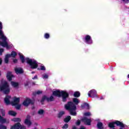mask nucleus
<instances>
[{
	"label": "nucleus",
	"mask_w": 129,
	"mask_h": 129,
	"mask_svg": "<svg viewBox=\"0 0 129 129\" xmlns=\"http://www.w3.org/2000/svg\"><path fill=\"white\" fill-rule=\"evenodd\" d=\"M82 121L85 122V124L87 125H90L91 123V119L87 118V117H85L82 119Z\"/></svg>",
	"instance_id": "obj_11"
},
{
	"label": "nucleus",
	"mask_w": 129,
	"mask_h": 129,
	"mask_svg": "<svg viewBox=\"0 0 129 129\" xmlns=\"http://www.w3.org/2000/svg\"><path fill=\"white\" fill-rule=\"evenodd\" d=\"M68 126H69L68 124H65L62 126V128H63V129L68 128Z\"/></svg>",
	"instance_id": "obj_32"
},
{
	"label": "nucleus",
	"mask_w": 129,
	"mask_h": 129,
	"mask_svg": "<svg viewBox=\"0 0 129 129\" xmlns=\"http://www.w3.org/2000/svg\"><path fill=\"white\" fill-rule=\"evenodd\" d=\"M31 103V99L29 98H27L23 103V105H24V106H28L29 104Z\"/></svg>",
	"instance_id": "obj_15"
},
{
	"label": "nucleus",
	"mask_w": 129,
	"mask_h": 129,
	"mask_svg": "<svg viewBox=\"0 0 129 129\" xmlns=\"http://www.w3.org/2000/svg\"><path fill=\"white\" fill-rule=\"evenodd\" d=\"M85 105H86V106H87V107H89V104L86 103Z\"/></svg>",
	"instance_id": "obj_46"
},
{
	"label": "nucleus",
	"mask_w": 129,
	"mask_h": 129,
	"mask_svg": "<svg viewBox=\"0 0 129 129\" xmlns=\"http://www.w3.org/2000/svg\"><path fill=\"white\" fill-rule=\"evenodd\" d=\"M0 90L1 91H3L5 94H8L10 93V87H9V84L4 80L2 79L1 80V84L0 85Z\"/></svg>",
	"instance_id": "obj_6"
},
{
	"label": "nucleus",
	"mask_w": 129,
	"mask_h": 129,
	"mask_svg": "<svg viewBox=\"0 0 129 129\" xmlns=\"http://www.w3.org/2000/svg\"><path fill=\"white\" fill-rule=\"evenodd\" d=\"M44 111L43 109H40L38 111V114L39 115H43L44 114Z\"/></svg>",
	"instance_id": "obj_24"
},
{
	"label": "nucleus",
	"mask_w": 129,
	"mask_h": 129,
	"mask_svg": "<svg viewBox=\"0 0 129 129\" xmlns=\"http://www.w3.org/2000/svg\"><path fill=\"white\" fill-rule=\"evenodd\" d=\"M15 70L17 74H21V73L24 72L23 69H22L21 68H16Z\"/></svg>",
	"instance_id": "obj_16"
},
{
	"label": "nucleus",
	"mask_w": 129,
	"mask_h": 129,
	"mask_svg": "<svg viewBox=\"0 0 129 129\" xmlns=\"http://www.w3.org/2000/svg\"><path fill=\"white\" fill-rule=\"evenodd\" d=\"M128 78H129V75H128V76H127Z\"/></svg>",
	"instance_id": "obj_48"
},
{
	"label": "nucleus",
	"mask_w": 129,
	"mask_h": 129,
	"mask_svg": "<svg viewBox=\"0 0 129 129\" xmlns=\"http://www.w3.org/2000/svg\"><path fill=\"white\" fill-rule=\"evenodd\" d=\"M71 119V116H68L66 117V118L64 119L63 121L64 122H69L70 121V120Z\"/></svg>",
	"instance_id": "obj_21"
},
{
	"label": "nucleus",
	"mask_w": 129,
	"mask_h": 129,
	"mask_svg": "<svg viewBox=\"0 0 129 129\" xmlns=\"http://www.w3.org/2000/svg\"><path fill=\"white\" fill-rule=\"evenodd\" d=\"M28 85H29V82H26L25 83V86H28Z\"/></svg>",
	"instance_id": "obj_40"
},
{
	"label": "nucleus",
	"mask_w": 129,
	"mask_h": 129,
	"mask_svg": "<svg viewBox=\"0 0 129 129\" xmlns=\"http://www.w3.org/2000/svg\"><path fill=\"white\" fill-rule=\"evenodd\" d=\"M103 124L101 122H98L97 126L99 129H103Z\"/></svg>",
	"instance_id": "obj_20"
},
{
	"label": "nucleus",
	"mask_w": 129,
	"mask_h": 129,
	"mask_svg": "<svg viewBox=\"0 0 129 129\" xmlns=\"http://www.w3.org/2000/svg\"><path fill=\"white\" fill-rule=\"evenodd\" d=\"M2 75V73H1V72H0V76Z\"/></svg>",
	"instance_id": "obj_47"
},
{
	"label": "nucleus",
	"mask_w": 129,
	"mask_h": 129,
	"mask_svg": "<svg viewBox=\"0 0 129 129\" xmlns=\"http://www.w3.org/2000/svg\"><path fill=\"white\" fill-rule=\"evenodd\" d=\"M0 39L3 41L2 42L0 41V45L2 47L7 48V49H9L10 47L8 45V42H7V37L4 35V32H3V24L0 22Z\"/></svg>",
	"instance_id": "obj_3"
},
{
	"label": "nucleus",
	"mask_w": 129,
	"mask_h": 129,
	"mask_svg": "<svg viewBox=\"0 0 129 129\" xmlns=\"http://www.w3.org/2000/svg\"><path fill=\"white\" fill-rule=\"evenodd\" d=\"M84 115L85 116H90L91 115V113L90 112H85L84 113Z\"/></svg>",
	"instance_id": "obj_30"
},
{
	"label": "nucleus",
	"mask_w": 129,
	"mask_h": 129,
	"mask_svg": "<svg viewBox=\"0 0 129 129\" xmlns=\"http://www.w3.org/2000/svg\"><path fill=\"white\" fill-rule=\"evenodd\" d=\"M0 129H7V127L3 125H0Z\"/></svg>",
	"instance_id": "obj_33"
},
{
	"label": "nucleus",
	"mask_w": 129,
	"mask_h": 129,
	"mask_svg": "<svg viewBox=\"0 0 129 129\" xmlns=\"http://www.w3.org/2000/svg\"><path fill=\"white\" fill-rule=\"evenodd\" d=\"M13 121L14 122H20L21 121V118H14L12 119Z\"/></svg>",
	"instance_id": "obj_22"
},
{
	"label": "nucleus",
	"mask_w": 129,
	"mask_h": 129,
	"mask_svg": "<svg viewBox=\"0 0 129 129\" xmlns=\"http://www.w3.org/2000/svg\"><path fill=\"white\" fill-rule=\"evenodd\" d=\"M18 55L20 56V59L21 60L22 63H24L25 61H26L27 63L30 65L32 69H36V68H37L38 63H37V61L35 60V59H30L29 58H26L25 59L24 55H23V54L21 53H18Z\"/></svg>",
	"instance_id": "obj_2"
},
{
	"label": "nucleus",
	"mask_w": 129,
	"mask_h": 129,
	"mask_svg": "<svg viewBox=\"0 0 129 129\" xmlns=\"http://www.w3.org/2000/svg\"><path fill=\"white\" fill-rule=\"evenodd\" d=\"M52 94L53 95H54V96H57V97H60V96H62V101L63 102L66 101V98L69 96L68 93L63 91H60L59 90H56L53 91Z\"/></svg>",
	"instance_id": "obj_5"
},
{
	"label": "nucleus",
	"mask_w": 129,
	"mask_h": 129,
	"mask_svg": "<svg viewBox=\"0 0 129 129\" xmlns=\"http://www.w3.org/2000/svg\"><path fill=\"white\" fill-rule=\"evenodd\" d=\"M13 62L14 63H17L18 62V59H14Z\"/></svg>",
	"instance_id": "obj_41"
},
{
	"label": "nucleus",
	"mask_w": 129,
	"mask_h": 129,
	"mask_svg": "<svg viewBox=\"0 0 129 129\" xmlns=\"http://www.w3.org/2000/svg\"><path fill=\"white\" fill-rule=\"evenodd\" d=\"M124 4H127V3H129V0H122Z\"/></svg>",
	"instance_id": "obj_36"
},
{
	"label": "nucleus",
	"mask_w": 129,
	"mask_h": 129,
	"mask_svg": "<svg viewBox=\"0 0 129 129\" xmlns=\"http://www.w3.org/2000/svg\"><path fill=\"white\" fill-rule=\"evenodd\" d=\"M73 102L75 103V104H78L79 103V102H80V101H79V100L77 98H74Z\"/></svg>",
	"instance_id": "obj_26"
},
{
	"label": "nucleus",
	"mask_w": 129,
	"mask_h": 129,
	"mask_svg": "<svg viewBox=\"0 0 129 129\" xmlns=\"http://www.w3.org/2000/svg\"><path fill=\"white\" fill-rule=\"evenodd\" d=\"M74 96L75 97H79V96H80V92H75L74 94Z\"/></svg>",
	"instance_id": "obj_25"
},
{
	"label": "nucleus",
	"mask_w": 129,
	"mask_h": 129,
	"mask_svg": "<svg viewBox=\"0 0 129 129\" xmlns=\"http://www.w3.org/2000/svg\"><path fill=\"white\" fill-rule=\"evenodd\" d=\"M41 93H42V91H38L36 92V94H41Z\"/></svg>",
	"instance_id": "obj_39"
},
{
	"label": "nucleus",
	"mask_w": 129,
	"mask_h": 129,
	"mask_svg": "<svg viewBox=\"0 0 129 129\" xmlns=\"http://www.w3.org/2000/svg\"><path fill=\"white\" fill-rule=\"evenodd\" d=\"M80 120H78L77 122L76 123V124H77V125H80Z\"/></svg>",
	"instance_id": "obj_35"
},
{
	"label": "nucleus",
	"mask_w": 129,
	"mask_h": 129,
	"mask_svg": "<svg viewBox=\"0 0 129 129\" xmlns=\"http://www.w3.org/2000/svg\"><path fill=\"white\" fill-rule=\"evenodd\" d=\"M0 122L1 123H9V121L8 119H5L0 115Z\"/></svg>",
	"instance_id": "obj_17"
},
{
	"label": "nucleus",
	"mask_w": 129,
	"mask_h": 129,
	"mask_svg": "<svg viewBox=\"0 0 129 129\" xmlns=\"http://www.w3.org/2000/svg\"><path fill=\"white\" fill-rule=\"evenodd\" d=\"M13 77H14V75H13V74H12V72H8L7 75V78L8 80H9V81H12V78Z\"/></svg>",
	"instance_id": "obj_14"
},
{
	"label": "nucleus",
	"mask_w": 129,
	"mask_h": 129,
	"mask_svg": "<svg viewBox=\"0 0 129 129\" xmlns=\"http://www.w3.org/2000/svg\"><path fill=\"white\" fill-rule=\"evenodd\" d=\"M10 55L11 57H13L14 58L17 56V53H16V52L15 51H12Z\"/></svg>",
	"instance_id": "obj_27"
},
{
	"label": "nucleus",
	"mask_w": 129,
	"mask_h": 129,
	"mask_svg": "<svg viewBox=\"0 0 129 129\" xmlns=\"http://www.w3.org/2000/svg\"><path fill=\"white\" fill-rule=\"evenodd\" d=\"M12 99L10 96H7L4 99L5 103L7 105L12 104V105L15 106L16 109H20L21 108V104H19L20 102V98H14L13 102L12 101Z\"/></svg>",
	"instance_id": "obj_1"
},
{
	"label": "nucleus",
	"mask_w": 129,
	"mask_h": 129,
	"mask_svg": "<svg viewBox=\"0 0 129 129\" xmlns=\"http://www.w3.org/2000/svg\"><path fill=\"white\" fill-rule=\"evenodd\" d=\"M96 91L95 90H90L88 94L89 97H96Z\"/></svg>",
	"instance_id": "obj_10"
},
{
	"label": "nucleus",
	"mask_w": 129,
	"mask_h": 129,
	"mask_svg": "<svg viewBox=\"0 0 129 129\" xmlns=\"http://www.w3.org/2000/svg\"><path fill=\"white\" fill-rule=\"evenodd\" d=\"M8 113L10 115H12V116H16L17 115V113L12 110L9 111Z\"/></svg>",
	"instance_id": "obj_19"
},
{
	"label": "nucleus",
	"mask_w": 129,
	"mask_h": 129,
	"mask_svg": "<svg viewBox=\"0 0 129 129\" xmlns=\"http://www.w3.org/2000/svg\"><path fill=\"white\" fill-rule=\"evenodd\" d=\"M85 40L87 44H92V39H91V37L89 35L86 36Z\"/></svg>",
	"instance_id": "obj_12"
},
{
	"label": "nucleus",
	"mask_w": 129,
	"mask_h": 129,
	"mask_svg": "<svg viewBox=\"0 0 129 129\" xmlns=\"http://www.w3.org/2000/svg\"><path fill=\"white\" fill-rule=\"evenodd\" d=\"M48 77H49V76L46 74H44L42 75V78L43 79H48Z\"/></svg>",
	"instance_id": "obj_29"
},
{
	"label": "nucleus",
	"mask_w": 129,
	"mask_h": 129,
	"mask_svg": "<svg viewBox=\"0 0 129 129\" xmlns=\"http://www.w3.org/2000/svg\"><path fill=\"white\" fill-rule=\"evenodd\" d=\"M26 129V126L21 125V123L18 122L11 127V129Z\"/></svg>",
	"instance_id": "obj_8"
},
{
	"label": "nucleus",
	"mask_w": 129,
	"mask_h": 129,
	"mask_svg": "<svg viewBox=\"0 0 129 129\" xmlns=\"http://www.w3.org/2000/svg\"><path fill=\"white\" fill-rule=\"evenodd\" d=\"M40 69H41V70H46V68H45V67H44V66H41V67H40Z\"/></svg>",
	"instance_id": "obj_37"
},
{
	"label": "nucleus",
	"mask_w": 129,
	"mask_h": 129,
	"mask_svg": "<svg viewBox=\"0 0 129 129\" xmlns=\"http://www.w3.org/2000/svg\"><path fill=\"white\" fill-rule=\"evenodd\" d=\"M44 38H45V39H49V38H50V35L48 33H46L44 35Z\"/></svg>",
	"instance_id": "obj_31"
},
{
	"label": "nucleus",
	"mask_w": 129,
	"mask_h": 129,
	"mask_svg": "<svg viewBox=\"0 0 129 129\" xmlns=\"http://www.w3.org/2000/svg\"><path fill=\"white\" fill-rule=\"evenodd\" d=\"M76 126H73L72 129H76Z\"/></svg>",
	"instance_id": "obj_44"
},
{
	"label": "nucleus",
	"mask_w": 129,
	"mask_h": 129,
	"mask_svg": "<svg viewBox=\"0 0 129 129\" xmlns=\"http://www.w3.org/2000/svg\"><path fill=\"white\" fill-rule=\"evenodd\" d=\"M115 124L121 127H124V124L119 121H115V122L109 123L108 126L111 128H113V127H114Z\"/></svg>",
	"instance_id": "obj_7"
},
{
	"label": "nucleus",
	"mask_w": 129,
	"mask_h": 129,
	"mask_svg": "<svg viewBox=\"0 0 129 129\" xmlns=\"http://www.w3.org/2000/svg\"><path fill=\"white\" fill-rule=\"evenodd\" d=\"M1 112L3 116H5V110H1Z\"/></svg>",
	"instance_id": "obj_34"
},
{
	"label": "nucleus",
	"mask_w": 129,
	"mask_h": 129,
	"mask_svg": "<svg viewBox=\"0 0 129 129\" xmlns=\"http://www.w3.org/2000/svg\"><path fill=\"white\" fill-rule=\"evenodd\" d=\"M45 100H46V101L48 102L53 101V100H54V97H53V96H51L49 98H48L47 96H44L42 97V98L41 99V102L45 101Z\"/></svg>",
	"instance_id": "obj_9"
},
{
	"label": "nucleus",
	"mask_w": 129,
	"mask_h": 129,
	"mask_svg": "<svg viewBox=\"0 0 129 129\" xmlns=\"http://www.w3.org/2000/svg\"><path fill=\"white\" fill-rule=\"evenodd\" d=\"M30 116L28 115L27 117V118L25 119L24 122L25 124L28 125V126H30L31 124H32V122H31V120H30Z\"/></svg>",
	"instance_id": "obj_13"
},
{
	"label": "nucleus",
	"mask_w": 129,
	"mask_h": 129,
	"mask_svg": "<svg viewBox=\"0 0 129 129\" xmlns=\"http://www.w3.org/2000/svg\"><path fill=\"white\" fill-rule=\"evenodd\" d=\"M79 129H85V127L83 126H81L80 128H79Z\"/></svg>",
	"instance_id": "obj_43"
},
{
	"label": "nucleus",
	"mask_w": 129,
	"mask_h": 129,
	"mask_svg": "<svg viewBox=\"0 0 129 129\" xmlns=\"http://www.w3.org/2000/svg\"><path fill=\"white\" fill-rule=\"evenodd\" d=\"M120 129H122V128H120Z\"/></svg>",
	"instance_id": "obj_50"
},
{
	"label": "nucleus",
	"mask_w": 129,
	"mask_h": 129,
	"mask_svg": "<svg viewBox=\"0 0 129 129\" xmlns=\"http://www.w3.org/2000/svg\"><path fill=\"white\" fill-rule=\"evenodd\" d=\"M38 77L37 76H35L34 78H32V79H37Z\"/></svg>",
	"instance_id": "obj_42"
},
{
	"label": "nucleus",
	"mask_w": 129,
	"mask_h": 129,
	"mask_svg": "<svg viewBox=\"0 0 129 129\" xmlns=\"http://www.w3.org/2000/svg\"><path fill=\"white\" fill-rule=\"evenodd\" d=\"M11 85L13 87H17V86H19V84L18 83L15 82H11Z\"/></svg>",
	"instance_id": "obj_23"
},
{
	"label": "nucleus",
	"mask_w": 129,
	"mask_h": 129,
	"mask_svg": "<svg viewBox=\"0 0 129 129\" xmlns=\"http://www.w3.org/2000/svg\"><path fill=\"white\" fill-rule=\"evenodd\" d=\"M32 73H34V72H32Z\"/></svg>",
	"instance_id": "obj_49"
},
{
	"label": "nucleus",
	"mask_w": 129,
	"mask_h": 129,
	"mask_svg": "<svg viewBox=\"0 0 129 129\" xmlns=\"http://www.w3.org/2000/svg\"><path fill=\"white\" fill-rule=\"evenodd\" d=\"M10 57H11V54H7L6 55L5 58V63H9V58H10Z\"/></svg>",
	"instance_id": "obj_18"
},
{
	"label": "nucleus",
	"mask_w": 129,
	"mask_h": 129,
	"mask_svg": "<svg viewBox=\"0 0 129 129\" xmlns=\"http://www.w3.org/2000/svg\"><path fill=\"white\" fill-rule=\"evenodd\" d=\"M3 52H4V50L2 48H0V55H2Z\"/></svg>",
	"instance_id": "obj_38"
},
{
	"label": "nucleus",
	"mask_w": 129,
	"mask_h": 129,
	"mask_svg": "<svg viewBox=\"0 0 129 129\" xmlns=\"http://www.w3.org/2000/svg\"><path fill=\"white\" fill-rule=\"evenodd\" d=\"M66 109L69 110L70 112V114L72 115H76V106L73 102H69L67 104H66L64 106Z\"/></svg>",
	"instance_id": "obj_4"
},
{
	"label": "nucleus",
	"mask_w": 129,
	"mask_h": 129,
	"mask_svg": "<svg viewBox=\"0 0 129 129\" xmlns=\"http://www.w3.org/2000/svg\"><path fill=\"white\" fill-rule=\"evenodd\" d=\"M64 113L65 112L64 111H60L58 115V117H61V116H62V115H63Z\"/></svg>",
	"instance_id": "obj_28"
},
{
	"label": "nucleus",
	"mask_w": 129,
	"mask_h": 129,
	"mask_svg": "<svg viewBox=\"0 0 129 129\" xmlns=\"http://www.w3.org/2000/svg\"><path fill=\"white\" fill-rule=\"evenodd\" d=\"M3 62V60H2L1 58H0V65L2 64V62Z\"/></svg>",
	"instance_id": "obj_45"
}]
</instances>
